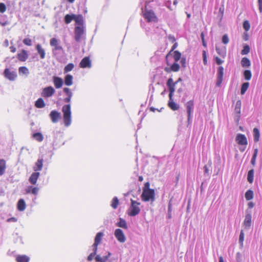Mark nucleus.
I'll list each match as a JSON object with an SVG mask.
<instances>
[{"instance_id":"nucleus-57","label":"nucleus","mask_w":262,"mask_h":262,"mask_svg":"<svg viewBox=\"0 0 262 262\" xmlns=\"http://www.w3.org/2000/svg\"><path fill=\"white\" fill-rule=\"evenodd\" d=\"M229 42V38L227 34H225L222 37V42L224 44H227Z\"/></svg>"},{"instance_id":"nucleus-11","label":"nucleus","mask_w":262,"mask_h":262,"mask_svg":"<svg viewBox=\"0 0 262 262\" xmlns=\"http://www.w3.org/2000/svg\"><path fill=\"white\" fill-rule=\"evenodd\" d=\"M224 75V68L222 66L219 67L217 73V80L216 82V86L220 87L223 81Z\"/></svg>"},{"instance_id":"nucleus-21","label":"nucleus","mask_w":262,"mask_h":262,"mask_svg":"<svg viewBox=\"0 0 262 262\" xmlns=\"http://www.w3.org/2000/svg\"><path fill=\"white\" fill-rule=\"evenodd\" d=\"M60 117V113L56 111H52L50 114V117L53 123L57 122Z\"/></svg>"},{"instance_id":"nucleus-23","label":"nucleus","mask_w":262,"mask_h":262,"mask_svg":"<svg viewBox=\"0 0 262 262\" xmlns=\"http://www.w3.org/2000/svg\"><path fill=\"white\" fill-rule=\"evenodd\" d=\"M50 45L54 47L53 50L57 51L61 50L62 47L59 45L58 40L56 38H52L50 39Z\"/></svg>"},{"instance_id":"nucleus-44","label":"nucleus","mask_w":262,"mask_h":262,"mask_svg":"<svg viewBox=\"0 0 262 262\" xmlns=\"http://www.w3.org/2000/svg\"><path fill=\"white\" fill-rule=\"evenodd\" d=\"M245 198L249 201L253 198V192L251 190H248L245 193Z\"/></svg>"},{"instance_id":"nucleus-52","label":"nucleus","mask_w":262,"mask_h":262,"mask_svg":"<svg viewBox=\"0 0 262 262\" xmlns=\"http://www.w3.org/2000/svg\"><path fill=\"white\" fill-rule=\"evenodd\" d=\"M93 252L91 253L88 257V260L89 261H92L97 253V250H96V251H95L94 248H93Z\"/></svg>"},{"instance_id":"nucleus-56","label":"nucleus","mask_w":262,"mask_h":262,"mask_svg":"<svg viewBox=\"0 0 262 262\" xmlns=\"http://www.w3.org/2000/svg\"><path fill=\"white\" fill-rule=\"evenodd\" d=\"M6 10V6L4 3H0V12L2 13H4Z\"/></svg>"},{"instance_id":"nucleus-59","label":"nucleus","mask_w":262,"mask_h":262,"mask_svg":"<svg viewBox=\"0 0 262 262\" xmlns=\"http://www.w3.org/2000/svg\"><path fill=\"white\" fill-rule=\"evenodd\" d=\"M236 260L237 262H242V254L239 252L236 254Z\"/></svg>"},{"instance_id":"nucleus-5","label":"nucleus","mask_w":262,"mask_h":262,"mask_svg":"<svg viewBox=\"0 0 262 262\" xmlns=\"http://www.w3.org/2000/svg\"><path fill=\"white\" fill-rule=\"evenodd\" d=\"M177 46H178L177 42H175L173 45L171 50L169 51V52L166 55V59H167L170 56L172 55V54H173V58H174L176 62H178L181 59V54L179 51H174L173 52H172L177 47Z\"/></svg>"},{"instance_id":"nucleus-31","label":"nucleus","mask_w":262,"mask_h":262,"mask_svg":"<svg viewBox=\"0 0 262 262\" xmlns=\"http://www.w3.org/2000/svg\"><path fill=\"white\" fill-rule=\"evenodd\" d=\"M6 168V162L4 159H0V176L5 172Z\"/></svg>"},{"instance_id":"nucleus-17","label":"nucleus","mask_w":262,"mask_h":262,"mask_svg":"<svg viewBox=\"0 0 262 262\" xmlns=\"http://www.w3.org/2000/svg\"><path fill=\"white\" fill-rule=\"evenodd\" d=\"M79 67L81 68H86L91 67V61L89 57H84L80 61L79 63Z\"/></svg>"},{"instance_id":"nucleus-10","label":"nucleus","mask_w":262,"mask_h":262,"mask_svg":"<svg viewBox=\"0 0 262 262\" xmlns=\"http://www.w3.org/2000/svg\"><path fill=\"white\" fill-rule=\"evenodd\" d=\"M55 92V91L52 86H48L42 90L41 96L44 98L50 97L54 94Z\"/></svg>"},{"instance_id":"nucleus-18","label":"nucleus","mask_w":262,"mask_h":262,"mask_svg":"<svg viewBox=\"0 0 262 262\" xmlns=\"http://www.w3.org/2000/svg\"><path fill=\"white\" fill-rule=\"evenodd\" d=\"M39 190V188L37 186H28L25 189L27 194H32L36 195Z\"/></svg>"},{"instance_id":"nucleus-27","label":"nucleus","mask_w":262,"mask_h":262,"mask_svg":"<svg viewBox=\"0 0 262 262\" xmlns=\"http://www.w3.org/2000/svg\"><path fill=\"white\" fill-rule=\"evenodd\" d=\"M36 50L37 51V53L40 55V57L41 59H44L46 56V53L44 49L42 47L41 45L37 44L36 46Z\"/></svg>"},{"instance_id":"nucleus-6","label":"nucleus","mask_w":262,"mask_h":262,"mask_svg":"<svg viewBox=\"0 0 262 262\" xmlns=\"http://www.w3.org/2000/svg\"><path fill=\"white\" fill-rule=\"evenodd\" d=\"M143 16L148 22H155L157 19L154 12L151 10L145 9L143 12Z\"/></svg>"},{"instance_id":"nucleus-37","label":"nucleus","mask_w":262,"mask_h":262,"mask_svg":"<svg viewBox=\"0 0 262 262\" xmlns=\"http://www.w3.org/2000/svg\"><path fill=\"white\" fill-rule=\"evenodd\" d=\"M254 172L253 169L250 170L248 172L247 180L250 183H252L253 182Z\"/></svg>"},{"instance_id":"nucleus-26","label":"nucleus","mask_w":262,"mask_h":262,"mask_svg":"<svg viewBox=\"0 0 262 262\" xmlns=\"http://www.w3.org/2000/svg\"><path fill=\"white\" fill-rule=\"evenodd\" d=\"M63 91L67 96V97L65 98L63 101L66 103H69L72 97V93L70 89L68 88H64Z\"/></svg>"},{"instance_id":"nucleus-7","label":"nucleus","mask_w":262,"mask_h":262,"mask_svg":"<svg viewBox=\"0 0 262 262\" xmlns=\"http://www.w3.org/2000/svg\"><path fill=\"white\" fill-rule=\"evenodd\" d=\"M4 75L5 78L10 81H14L17 77V73L15 71H11L8 68H6L4 70Z\"/></svg>"},{"instance_id":"nucleus-63","label":"nucleus","mask_w":262,"mask_h":262,"mask_svg":"<svg viewBox=\"0 0 262 262\" xmlns=\"http://www.w3.org/2000/svg\"><path fill=\"white\" fill-rule=\"evenodd\" d=\"M258 8L260 12H262V0H258Z\"/></svg>"},{"instance_id":"nucleus-41","label":"nucleus","mask_w":262,"mask_h":262,"mask_svg":"<svg viewBox=\"0 0 262 262\" xmlns=\"http://www.w3.org/2000/svg\"><path fill=\"white\" fill-rule=\"evenodd\" d=\"M33 138H34L36 141L38 142H41L43 137L42 135L40 133H36L32 135Z\"/></svg>"},{"instance_id":"nucleus-16","label":"nucleus","mask_w":262,"mask_h":262,"mask_svg":"<svg viewBox=\"0 0 262 262\" xmlns=\"http://www.w3.org/2000/svg\"><path fill=\"white\" fill-rule=\"evenodd\" d=\"M74 20L76 23L75 27L85 28L84 26V20L82 15H75Z\"/></svg>"},{"instance_id":"nucleus-22","label":"nucleus","mask_w":262,"mask_h":262,"mask_svg":"<svg viewBox=\"0 0 262 262\" xmlns=\"http://www.w3.org/2000/svg\"><path fill=\"white\" fill-rule=\"evenodd\" d=\"M43 159L42 158H39L35 162V165L33 167V170L34 171H40L42 169L43 167Z\"/></svg>"},{"instance_id":"nucleus-40","label":"nucleus","mask_w":262,"mask_h":262,"mask_svg":"<svg viewBox=\"0 0 262 262\" xmlns=\"http://www.w3.org/2000/svg\"><path fill=\"white\" fill-rule=\"evenodd\" d=\"M216 52L222 57L224 58L226 55V49L224 48L222 49L218 47H215Z\"/></svg>"},{"instance_id":"nucleus-13","label":"nucleus","mask_w":262,"mask_h":262,"mask_svg":"<svg viewBox=\"0 0 262 262\" xmlns=\"http://www.w3.org/2000/svg\"><path fill=\"white\" fill-rule=\"evenodd\" d=\"M241 105V101H237L234 108L235 118L236 122H238L240 118Z\"/></svg>"},{"instance_id":"nucleus-51","label":"nucleus","mask_w":262,"mask_h":262,"mask_svg":"<svg viewBox=\"0 0 262 262\" xmlns=\"http://www.w3.org/2000/svg\"><path fill=\"white\" fill-rule=\"evenodd\" d=\"M244 240V233L243 230H242L240 232L239 236V243L241 246L242 247L243 246V242Z\"/></svg>"},{"instance_id":"nucleus-14","label":"nucleus","mask_w":262,"mask_h":262,"mask_svg":"<svg viewBox=\"0 0 262 262\" xmlns=\"http://www.w3.org/2000/svg\"><path fill=\"white\" fill-rule=\"evenodd\" d=\"M237 143L241 145H246L248 144L246 136L241 134H238L235 138Z\"/></svg>"},{"instance_id":"nucleus-50","label":"nucleus","mask_w":262,"mask_h":262,"mask_svg":"<svg viewBox=\"0 0 262 262\" xmlns=\"http://www.w3.org/2000/svg\"><path fill=\"white\" fill-rule=\"evenodd\" d=\"M250 47L248 45H246L244 47L243 49L241 51L242 55H247L250 52Z\"/></svg>"},{"instance_id":"nucleus-49","label":"nucleus","mask_w":262,"mask_h":262,"mask_svg":"<svg viewBox=\"0 0 262 262\" xmlns=\"http://www.w3.org/2000/svg\"><path fill=\"white\" fill-rule=\"evenodd\" d=\"M171 202H172V200H170L169 202L168 207V213H167V219H170L171 218V211H172Z\"/></svg>"},{"instance_id":"nucleus-42","label":"nucleus","mask_w":262,"mask_h":262,"mask_svg":"<svg viewBox=\"0 0 262 262\" xmlns=\"http://www.w3.org/2000/svg\"><path fill=\"white\" fill-rule=\"evenodd\" d=\"M117 226L124 229L127 228V226L126 221L121 218H120L119 222L117 223Z\"/></svg>"},{"instance_id":"nucleus-38","label":"nucleus","mask_w":262,"mask_h":262,"mask_svg":"<svg viewBox=\"0 0 262 262\" xmlns=\"http://www.w3.org/2000/svg\"><path fill=\"white\" fill-rule=\"evenodd\" d=\"M75 14H67L64 16V22L66 24H70L73 20H74Z\"/></svg>"},{"instance_id":"nucleus-53","label":"nucleus","mask_w":262,"mask_h":262,"mask_svg":"<svg viewBox=\"0 0 262 262\" xmlns=\"http://www.w3.org/2000/svg\"><path fill=\"white\" fill-rule=\"evenodd\" d=\"M163 107H155V106H150L149 108V110L150 111L152 112H155L156 111L158 112H161L162 110L163 109Z\"/></svg>"},{"instance_id":"nucleus-35","label":"nucleus","mask_w":262,"mask_h":262,"mask_svg":"<svg viewBox=\"0 0 262 262\" xmlns=\"http://www.w3.org/2000/svg\"><path fill=\"white\" fill-rule=\"evenodd\" d=\"M241 64L244 68H248L250 66L251 62L247 57H243L241 60Z\"/></svg>"},{"instance_id":"nucleus-39","label":"nucleus","mask_w":262,"mask_h":262,"mask_svg":"<svg viewBox=\"0 0 262 262\" xmlns=\"http://www.w3.org/2000/svg\"><path fill=\"white\" fill-rule=\"evenodd\" d=\"M260 136L259 131L258 128H254L253 129V137H254V141L255 142H257L259 141Z\"/></svg>"},{"instance_id":"nucleus-29","label":"nucleus","mask_w":262,"mask_h":262,"mask_svg":"<svg viewBox=\"0 0 262 262\" xmlns=\"http://www.w3.org/2000/svg\"><path fill=\"white\" fill-rule=\"evenodd\" d=\"M30 258L26 255H18L16 257V262H29Z\"/></svg>"},{"instance_id":"nucleus-15","label":"nucleus","mask_w":262,"mask_h":262,"mask_svg":"<svg viewBox=\"0 0 262 262\" xmlns=\"http://www.w3.org/2000/svg\"><path fill=\"white\" fill-rule=\"evenodd\" d=\"M103 236V232H100L97 233L95 238L94 243L92 246V247L94 248L95 251L97 250L98 245L101 243Z\"/></svg>"},{"instance_id":"nucleus-30","label":"nucleus","mask_w":262,"mask_h":262,"mask_svg":"<svg viewBox=\"0 0 262 262\" xmlns=\"http://www.w3.org/2000/svg\"><path fill=\"white\" fill-rule=\"evenodd\" d=\"M110 255L111 253L110 252L108 253L107 255L103 256H101L100 255H97L95 257V260L96 261L98 262H106Z\"/></svg>"},{"instance_id":"nucleus-2","label":"nucleus","mask_w":262,"mask_h":262,"mask_svg":"<svg viewBox=\"0 0 262 262\" xmlns=\"http://www.w3.org/2000/svg\"><path fill=\"white\" fill-rule=\"evenodd\" d=\"M63 119L66 126H69L71 124V111L70 104L63 106L62 108Z\"/></svg>"},{"instance_id":"nucleus-32","label":"nucleus","mask_w":262,"mask_h":262,"mask_svg":"<svg viewBox=\"0 0 262 262\" xmlns=\"http://www.w3.org/2000/svg\"><path fill=\"white\" fill-rule=\"evenodd\" d=\"M180 69V66L178 63H177V62L175 61L174 63L172 64V65L171 66L170 68H165V71L169 72L170 71H172L173 72H177Z\"/></svg>"},{"instance_id":"nucleus-45","label":"nucleus","mask_w":262,"mask_h":262,"mask_svg":"<svg viewBox=\"0 0 262 262\" xmlns=\"http://www.w3.org/2000/svg\"><path fill=\"white\" fill-rule=\"evenodd\" d=\"M249 86V82H245L242 84V87H241V94L242 95H244L245 93V92L247 90Z\"/></svg>"},{"instance_id":"nucleus-61","label":"nucleus","mask_w":262,"mask_h":262,"mask_svg":"<svg viewBox=\"0 0 262 262\" xmlns=\"http://www.w3.org/2000/svg\"><path fill=\"white\" fill-rule=\"evenodd\" d=\"M201 39H202V41L203 46L205 47H206L207 44L205 41L204 34L203 32L201 33Z\"/></svg>"},{"instance_id":"nucleus-19","label":"nucleus","mask_w":262,"mask_h":262,"mask_svg":"<svg viewBox=\"0 0 262 262\" xmlns=\"http://www.w3.org/2000/svg\"><path fill=\"white\" fill-rule=\"evenodd\" d=\"M17 58L20 61L24 62L26 61L28 58L27 51L25 50H22L17 54Z\"/></svg>"},{"instance_id":"nucleus-64","label":"nucleus","mask_w":262,"mask_h":262,"mask_svg":"<svg viewBox=\"0 0 262 262\" xmlns=\"http://www.w3.org/2000/svg\"><path fill=\"white\" fill-rule=\"evenodd\" d=\"M168 39L169 40V41L172 42V43H173V42H176V39L174 38V37L173 36H172V35H169L168 36Z\"/></svg>"},{"instance_id":"nucleus-36","label":"nucleus","mask_w":262,"mask_h":262,"mask_svg":"<svg viewBox=\"0 0 262 262\" xmlns=\"http://www.w3.org/2000/svg\"><path fill=\"white\" fill-rule=\"evenodd\" d=\"M168 106L172 110L176 111L178 110L179 106L178 104L175 103L173 101V99H172V100H170L169 99V101L168 104Z\"/></svg>"},{"instance_id":"nucleus-62","label":"nucleus","mask_w":262,"mask_h":262,"mask_svg":"<svg viewBox=\"0 0 262 262\" xmlns=\"http://www.w3.org/2000/svg\"><path fill=\"white\" fill-rule=\"evenodd\" d=\"M215 61H216V63L219 64V65H220L221 64H222L224 62L223 60H221L220 58H219L218 57H216L215 58Z\"/></svg>"},{"instance_id":"nucleus-46","label":"nucleus","mask_w":262,"mask_h":262,"mask_svg":"<svg viewBox=\"0 0 262 262\" xmlns=\"http://www.w3.org/2000/svg\"><path fill=\"white\" fill-rule=\"evenodd\" d=\"M244 76L246 80H249L251 78V72L249 70H246L244 72Z\"/></svg>"},{"instance_id":"nucleus-1","label":"nucleus","mask_w":262,"mask_h":262,"mask_svg":"<svg viewBox=\"0 0 262 262\" xmlns=\"http://www.w3.org/2000/svg\"><path fill=\"white\" fill-rule=\"evenodd\" d=\"M149 187V182H147L144 184L143 192L141 196L143 201H154L155 200V190L153 189H150Z\"/></svg>"},{"instance_id":"nucleus-58","label":"nucleus","mask_w":262,"mask_h":262,"mask_svg":"<svg viewBox=\"0 0 262 262\" xmlns=\"http://www.w3.org/2000/svg\"><path fill=\"white\" fill-rule=\"evenodd\" d=\"M203 63L205 65L207 64V53L205 51H203Z\"/></svg>"},{"instance_id":"nucleus-55","label":"nucleus","mask_w":262,"mask_h":262,"mask_svg":"<svg viewBox=\"0 0 262 262\" xmlns=\"http://www.w3.org/2000/svg\"><path fill=\"white\" fill-rule=\"evenodd\" d=\"M23 43L27 46H30L32 45V40L29 38H26L23 40Z\"/></svg>"},{"instance_id":"nucleus-33","label":"nucleus","mask_w":262,"mask_h":262,"mask_svg":"<svg viewBox=\"0 0 262 262\" xmlns=\"http://www.w3.org/2000/svg\"><path fill=\"white\" fill-rule=\"evenodd\" d=\"M46 104L42 98H38L35 103V106L38 108H43Z\"/></svg>"},{"instance_id":"nucleus-47","label":"nucleus","mask_w":262,"mask_h":262,"mask_svg":"<svg viewBox=\"0 0 262 262\" xmlns=\"http://www.w3.org/2000/svg\"><path fill=\"white\" fill-rule=\"evenodd\" d=\"M74 68V65L72 63L68 64L64 68V73H68L71 71Z\"/></svg>"},{"instance_id":"nucleus-24","label":"nucleus","mask_w":262,"mask_h":262,"mask_svg":"<svg viewBox=\"0 0 262 262\" xmlns=\"http://www.w3.org/2000/svg\"><path fill=\"white\" fill-rule=\"evenodd\" d=\"M53 83L56 89L60 88L63 85V80L61 78L54 76L53 78Z\"/></svg>"},{"instance_id":"nucleus-54","label":"nucleus","mask_w":262,"mask_h":262,"mask_svg":"<svg viewBox=\"0 0 262 262\" xmlns=\"http://www.w3.org/2000/svg\"><path fill=\"white\" fill-rule=\"evenodd\" d=\"M243 28L246 31H248L250 29V25L248 20L244 21L243 23Z\"/></svg>"},{"instance_id":"nucleus-3","label":"nucleus","mask_w":262,"mask_h":262,"mask_svg":"<svg viewBox=\"0 0 262 262\" xmlns=\"http://www.w3.org/2000/svg\"><path fill=\"white\" fill-rule=\"evenodd\" d=\"M74 38L76 42H79L85 38V28L75 27Z\"/></svg>"},{"instance_id":"nucleus-28","label":"nucleus","mask_w":262,"mask_h":262,"mask_svg":"<svg viewBox=\"0 0 262 262\" xmlns=\"http://www.w3.org/2000/svg\"><path fill=\"white\" fill-rule=\"evenodd\" d=\"M26 207V204L25 201L21 199L19 200L17 204V208L20 211L25 210Z\"/></svg>"},{"instance_id":"nucleus-8","label":"nucleus","mask_w":262,"mask_h":262,"mask_svg":"<svg viewBox=\"0 0 262 262\" xmlns=\"http://www.w3.org/2000/svg\"><path fill=\"white\" fill-rule=\"evenodd\" d=\"M246 213V214L245 217V220L244 221L243 226H244L245 229L249 230L252 224V216L250 211L247 210Z\"/></svg>"},{"instance_id":"nucleus-4","label":"nucleus","mask_w":262,"mask_h":262,"mask_svg":"<svg viewBox=\"0 0 262 262\" xmlns=\"http://www.w3.org/2000/svg\"><path fill=\"white\" fill-rule=\"evenodd\" d=\"M140 204L133 200H131V206L128 211V214L131 216H134L138 214L140 212V209L139 205Z\"/></svg>"},{"instance_id":"nucleus-48","label":"nucleus","mask_w":262,"mask_h":262,"mask_svg":"<svg viewBox=\"0 0 262 262\" xmlns=\"http://www.w3.org/2000/svg\"><path fill=\"white\" fill-rule=\"evenodd\" d=\"M119 205V200L118 198L115 196L113 199V200L112 201L111 206L114 209H116L118 207V206Z\"/></svg>"},{"instance_id":"nucleus-60","label":"nucleus","mask_w":262,"mask_h":262,"mask_svg":"<svg viewBox=\"0 0 262 262\" xmlns=\"http://www.w3.org/2000/svg\"><path fill=\"white\" fill-rule=\"evenodd\" d=\"M186 58L185 57L181 58L180 62L181 63L182 66L183 68H185L186 67Z\"/></svg>"},{"instance_id":"nucleus-43","label":"nucleus","mask_w":262,"mask_h":262,"mask_svg":"<svg viewBox=\"0 0 262 262\" xmlns=\"http://www.w3.org/2000/svg\"><path fill=\"white\" fill-rule=\"evenodd\" d=\"M18 72L19 75H27L29 73L28 69L26 67H20L18 68Z\"/></svg>"},{"instance_id":"nucleus-25","label":"nucleus","mask_w":262,"mask_h":262,"mask_svg":"<svg viewBox=\"0 0 262 262\" xmlns=\"http://www.w3.org/2000/svg\"><path fill=\"white\" fill-rule=\"evenodd\" d=\"M187 112L188 114V120H190L191 117V113L193 107V101L190 100L187 102L186 104Z\"/></svg>"},{"instance_id":"nucleus-20","label":"nucleus","mask_w":262,"mask_h":262,"mask_svg":"<svg viewBox=\"0 0 262 262\" xmlns=\"http://www.w3.org/2000/svg\"><path fill=\"white\" fill-rule=\"evenodd\" d=\"M40 176V173L37 171L33 172L29 178V181L30 184L35 185Z\"/></svg>"},{"instance_id":"nucleus-34","label":"nucleus","mask_w":262,"mask_h":262,"mask_svg":"<svg viewBox=\"0 0 262 262\" xmlns=\"http://www.w3.org/2000/svg\"><path fill=\"white\" fill-rule=\"evenodd\" d=\"M73 77L71 75L68 74L64 78V83L66 85L70 86L73 84Z\"/></svg>"},{"instance_id":"nucleus-12","label":"nucleus","mask_w":262,"mask_h":262,"mask_svg":"<svg viewBox=\"0 0 262 262\" xmlns=\"http://www.w3.org/2000/svg\"><path fill=\"white\" fill-rule=\"evenodd\" d=\"M114 234L116 238L119 242L124 243L126 241L125 236L121 229H116L115 231Z\"/></svg>"},{"instance_id":"nucleus-9","label":"nucleus","mask_w":262,"mask_h":262,"mask_svg":"<svg viewBox=\"0 0 262 262\" xmlns=\"http://www.w3.org/2000/svg\"><path fill=\"white\" fill-rule=\"evenodd\" d=\"M177 83V82H173L172 78H169L167 80V85L169 90V97L170 100H172V97L173 96V93L175 91V85Z\"/></svg>"}]
</instances>
